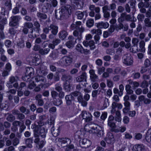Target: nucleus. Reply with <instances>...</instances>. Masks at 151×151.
<instances>
[{"instance_id":"f257e3e1","label":"nucleus","mask_w":151,"mask_h":151,"mask_svg":"<svg viewBox=\"0 0 151 151\" xmlns=\"http://www.w3.org/2000/svg\"><path fill=\"white\" fill-rule=\"evenodd\" d=\"M72 9V6L68 4L62 6L60 8V12L57 13L55 12V16L58 19H63L68 18L70 15Z\"/></svg>"},{"instance_id":"f03ea898","label":"nucleus","mask_w":151,"mask_h":151,"mask_svg":"<svg viewBox=\"0 0 151 151\" xmlns=\"http://www.w3.org/2000/svg\"><path fill=\"white\" fill-rule=\"evenodd\" d=\"M132 19V17L131 15L127 14L126 12L121 14L120 17L118 19V21L119 23L118 25L115 26V29L117 31H119V30L123 29L124 25L122 22L125 21H130Z\"/></svg>"},{"instance_id":"7ed1b4c3","label":"nucleus","mask_w":151,"mask_h":151,"mask_svg":"<svg viewBox=\"0 0 151 151\" xmlns=\"http://www.w3.org/2000/svg\"><path fill=\"white\" fill-rule=\"evenodd\" d=\"M58 27L56 25L53 24H50L49 26L45 27L43 29V32L46 34H48L49 31L51 33L57 34L58 32Z\"/></svg>"},{"instance_id":"20e7f679","label":"nucleus","mask_w":151,"mask_h":151,"mask_svg":"<svg viewBox=\"0 0 151 151\" xmlns=\"http://www.w3.org/2000/svg\"><path fill=\"white\" fill-rule=\"evenodd\" d=\"M35 139L34 142L37 144V147L38 149L42 148L45 145L46 143V141L44 139L42 140H40V137H39L38 134L37 133L34 134Z\"/></svg>"},{"instance_id":"39448f33","label":"nucleus","mask_w":151,"mask_h":151,"mask_svg":"<svg viewBox=\"0 0 151 151\" xmlns=\"http://www.w3.org/2000/svg\"><path fill=\"white\" fill-rule=\"evenodd\" d=\"M37 126V125H36L35 124H34L33 126L32 129H34L35 128L34 130V134L35 133H37L39 137H40L42 138L45 139L46 137V134L47 132V130L45 129V127H41L40 129L39 132H38L35 129Z\"/></svg>"},{"instance_id":"423d86ee","label":"nucleus","mask_w":151,"mask_h":151,"mask_svg":"<svg viewBox=\"0 0 151 151\" xmlns=\"http://www.w3.org/2000/svg\"><path fill=\"white\" fill-rule=\"evenodd\" d=\"M73 62V58L69 56L63 57L60 59V63L66 66L69 65Z\"/></svg>"},{"instance_id":"0eeeda50","label":"nucleus","mask_w":151,"mask_h":151,"mask_svg":"<svg viewBox=\"0 0 151 151\" xmlns=\"http://www.w3.org/2000/svg\"><path fill=\"white\" fill-rule=\"evenodd\" d=\"M123 63L127 65H131L133 63V58L130 54L124 55L123 57Z\"/></svg>"},{"instance_id":"6e6552de","label":"nucleus","mask_w":151,"mask_h":151,"mask_svg":"<svg viewBox=\"0 0 151 151\" xmlns=\"http://www.w3.org/2000/svg\"><path fill=\"white\" fill-rule=\"evenodd\" d=\"M81 116L83 119L86 122H89L92 120V116L91 114L86 111H82Z\"/></svg>"},{"instance_id":"1a4fd4ad","label":"nucleus","mask_w":151,"mask_h":151,"mask_svg":"<svg viewBox=\"0 0 151 151\" xmlns=\"http://www.w3.org/2000/svg\"><path fill=\"white\" fill-rule=\"evenodd\" d=\"M21 18L19 16H12L11 17V20L9 22V25L12 27L16 26Z\"/></svg>"},{"instance_id":"9d476101","label":"nucleus","mask_w":151,"mask_h":151,"mask_svg":"<svg viewBox=\"0 0 151 151\" xmlns=\"http://www.w3.org/2000/svg\"><path fill=\"white\" fill-rule=\"evenodd\" d=\"M57 139L59 142V144L63 147L70 144L71 142V140L68 138H58Z\"/></svg>"},{"instance_id":"9b49d317","label":"nucleus","mask_w":151,"mask_h":151,"mask_svg":"<svg viewBox=\"0 0 151 151\" xmlns=\"http://www.w3.org/2000/svg\"><path fill=\"white\" fill-rule=\"evenodd\" d=\"M93 133H95L97 134V136L99 137H101L103 134V131L102 128L99 126L94 124L93 129L92 130Z\"/></svg>"},{"instance_id":"f8f14e48","label":"nucleus","mask_w":151,"mask_h":151,"mask_svg":"<svg viewBox=\"0 0 151 151\" xmlns=\"http://www.w3.org/2000/svg\"><path fill=\"white\" fill-rule=\"evenodd\" d=\"M13 114L16 115L17 119L20 120H24L25 118V115L17 109H14L12 111Z\"/></svg>"},{"instance_id":"ddd939ff","label":"nucleus","mask_w":151,"mask_h":151,"mask_svg":"<svg viewBox=\"0 0 151 151\" xmlns=\"http://www.w3.org/2000/svg\"><path fill=\"white\" fill-rule=\"evenodd\" d=\"M61 80L64 83H71L73 81V77L70 75L63 74L62 76Z\"/></svg>"},{"instance_id":"4468645a","label":"nucleus","mask_w":151,"mask_h":151,"mask_svg":"<svg viewBox=\"0 0 151 151\" xmlns=\"http://www.w3.org/2000/svg\"><path fill=\"white\" fill-rule=\"evenodd\" d=\"M90 79L92 82L96 81L98 79V76L95 73V71L93 69L90 70L89 71Z\"/></svg>"},{"instance_id":"2eb2a0df","label":"nucleus","mask_w":151,"mask_h":151,"mask_svg":"<svg viewBox=\"0 0 151 151\" xmlns=\"http://www.w3.org/2000/svg\"><path fill=\"white\" fill-rule=\"evenodd\" d=\"M80 144L83 148H86L90 146L91 145V142L86 139H84L80 142Z\"/></svg>"},{"instance_id":"dca6fc26","label":"nucleus","mask_w":151,"mask_h":151,"mask_svg":"<svg viewBox=\"0 0 151 151\" xmlns=\"http://www.w3.org/2000/svg\"><path fill=\"white\" fill-rule=\"evenodd\" d=\"M106 141L107 143L109 144H113L114 142V139L112 133H108Z\"/></svg>"},{"instance_id":"f3484780","label":"nucleus","mask_w":151,"mask_h":151,"mask_svg":"<svg viewBox=\"0 0 151 151\" xmlns=\"http://www.w3.org/2000/svg\"><path fill=\"white\" fill-rule=\"evenodd\" d=\"M68 38L70 40L66 42V45L69 48L73 47L75 44L74 38L72 36H69Z\"/></svg>"},{"instance_id":"a211bd4d","label":"nucleus","mask_w":151,"mask_h":151,"mask_svg":"<svg viewBox=\"0 0 151 151\" xmlns=\"http://www.w3.org/2000/svg\"><path fill=\"white\" fill-rule=\"evenodd\" d=\"M35 99L37 102V105L40 106H42L44 104V101L42 99V96L40 94L37 95L35 97Z\"/></svg>"},{"instance_id":"6ab92c4d","label":"nucleus","mask_w":151,"mask_h":151,"mask_svg":"<svg viewBox=\"0 0 151 151\" xmlns=\"http://www.w3.org/2000/svg\"><path fill=\"white\" fill-rule=\"evenodd\" d=\"M138 6L140 12L142 13H145L146 12V9L145 8V5L142 1H140L138 4Z\"/></svg>"},{"instance_id":"aec40b11","label":"nucleus","mask_w":151,"mask_h":151,"mask_svg":"<svg viewBox=\"0 0 151 151\" xmlns=\"http://www.w3.org/2000/svg\"><path fill=\"white\" fill-rule=\"evenodd\" d=\"M144 146L142 144H136L133 147V151H144Z\"/></svg>"},{"instance_id":"412c9836","label":"nucleus","mask_w":151,"mask_h":151,"mask_svg":"<svg viewBox=\"0 0 151 151\" xmlns=\"http://www.w3.org/2000/svg\"><path fill=\"white\" fill-rule=\"evenodd\" d=\"M86 73H83L81 75L76 78V80L77 82H83L84 81L86 82Z\"/></svg>"},{"instance_id":"4be33fe9","label":"nucleus","mask_w":151,"mask_h":151,"mask_svg":"<svg viewBox=\"0 0 151 151\" xmlns=\"http://www.w3.org/2000/svg\"><path fill=\"white\" fill-rule=\"evenodd\" d=\"M77 100L79 103H81L82 106H86L87 103V101L83 99L81 93L78 97Z\"/></svg>"},{"instance_id":"5701e85b","label":"nucleus","mask_w":151,"mask_h":151,"mask_svg":"<svg viewBox=\"0 0 151 151\" xmlns=\"http://www.w3.org/2000/svg\"><path fill=\"white\" fill-rule=\"evenodd\" d=\"M94 124H87L85 125L84 129L85 131L89 132L90 133H92V130L93 129Z\"/></svg>"},{"instance_id":"b1692460","label":"nucleus","mask_w":151,"mask_h":151,"mask_svg":"<svg viewBox=\"0 0 151 151\" xmlns=\"http://www.w3.org/2000/svg\"><path fill=\"white\" fill-rule=\"evenodd\" d=\"M97 27L99 28H107L109 26V24L108 22H101L98 23L97 24Z\"/></svg>"},{"instance_id":"393cba45","label":"nucleus","mask_w":151,"mask_h":151,"mask_svg":"<svg viewBox=\"0 0 151 151\" xmlns=\"http://www.w3.org/2000/svg\"><path fill=\"white\" fill-rule=\"evenodd\" d=\"M65 99L66 101V104L69 105L72 104V101L74 99V97L71 94L66 95L65 97Z\"/></svg>"},{"instance_id":"a878e982","label":"nucleus","mask_w":151,"mask_h":151,"mask_svg":"<svg viewBox=\"0 0 151 151\" xmlns=\"http://www.w3.org/2000/svg\"><path fill=\"white\" fill-rule=\"evenodd\" d=\"M33 140L32 138H29L26 139L25 140V143L26 145V147L29 148H32V144L33 142Z\"/></svg>"},{"instance_id":"bb28decb","label":"nucleus","mask_w":151,"mask_h":151,"mask_svg":"<svg viewBox=\"0 0 151 151\" xmlns=\"http://www.w3.org/2000/svg\"><path fill=\"white\" fill-rule=\"evenodd\" d=\"M68 35L67 32L64 30L61 31L58 34L59 37L62 40H64L67 37Z\"/></svg>"},{"instance_id":"cd10ccee","label":"nucleus","mask_w":151,"mask_h":151,"mask_svg":"<svg viewBox=\"0 0 151 151\" xmlns=\"http://www.w3.org/2000/svg\"><path fill=\"white\" fill-rule=\"evenodd\" d=\"M50 50V49L48 48L44 49L41 48L39 50V53L41 55H44L48 54Z\"/></svg>"},{"instance_id":"c85d7f7f","label":"nucleus","mask_w":151,"mask_h":151,"mask_svg":"<svg viewBox=\"0 0 151 151\" xmlns=\"http://www.w3.org/2000/svg\"><path fill=\"white\" fill-rule=\"evenodd\" d=\"M65 150L66 151H78V150L76 147H74V145L72 144L70 145L66 146Z\"/></svg>"},{"instance_id":"c756f323","label":"nucleus","mask_w":151,"mask_h":151,"mask_svg":"<svg viewBox=\"0 0 151 151\" xmlns=\"http://www.w3.org/2000/svg\"><path fill=\"white\" fill-rule=\"evenodd\" d=\"M51 132L53 135L55 137H56L59 134L60 132L59 128H58L55 129L54 126H52L51 129Z\"/></svg>"},{"instance_id":"7c9ffc66","label":"nucleus","mask_w":151,"mask_h":151,"mask_svg":"<svg viewBox=\"0 0 151 151\" xmlns=\"http://www.w3.org/2000/svg\"><path fill=\"white\" fill-rule=\"evenodd\" d=\"M19 110L22 113H24L26 115L29 114L30 113V111L29 109H27L26 107L23 106H22L20 107Z\"/></svg>"},{"instance_id":"2f4dec72","label":"nucleus","mask_w":151,"mask_h":151,"mask_svg":"<svg viewBox=\"0 0 151 151\" xmlns=\"http://www.w3.org/2000/svg\"><path fill=\"white\" fill-rule=\"evenodd\" d=\"M89 9L91 11H95L96 13L100 12V9L99 7H96L94 5H90Z\"/></svg>"},{"instance_id":"473e14b6","label":"nucleus","mask_w":151,"mask_h":151,"mask_svg":"<svg viewBox=\"0 0 151 151\" xmlns=\"http://www.w3.org/2000/svg\"><path fill=\"white\" fill-rule=\"evenodd\" d=\"M9 12L6 10L5 8L4 7H1L0 12V14L4 16H6L8 17L9 15Z\"/></svg>"},{"instance_id":"72a5a7b5","label":"nucleus","mask_w":151,"mask_h":151,"mask_svg":"<svg viewBox=\"0 0 151 151\" xmlns=\"http://www.w3.org/2000/svg\"><path fill=\"white\" fill-rule=\"evenodd\" d=\"M52 102L53 104L56 106L60 105L63 103L62 100L59 99H53Z\"/></svg>"},{"instance_id":"f704fd0d","label":"nucleus","mask_w":151,"mask_h":151,"mask_svg":"<svg viewBox=\"0 0 151 151\" xmlns=\"http://www.w3.org/2000/svg\"><path fill=\"white\" fill-rule=\"evenodd\" d=\"M145 25L148 27H151V21L149 18H146L144 20Z\"/></svg>"},{"instance_id":"c9c22d12","label":"nucleus","mask_w":151,"mask_h":151,"mask_svg":"<svg viewBox=\"0 0 151 151\" xmlns=\"http://www.w3.org/2000/svg\"><path fill=\"white\" fill-rule=\"evenodd\" d=\"M34 25L35 27V29L36 30L35 31L36 32L39 33L40 30V24L38 21H36L34 22Z\"/></svg>"},{"instance_id":"e433bc0d","label":"nucleus","mask_w":151,"mask_h":151,"mask_svg":"<svg viewBox=\"0 0 151 151\" xmlns=\"http://www.w3.org/2000/svg\"><path fill=\"white\" fill-rule=\"evenodd\" d=\"M70 83H64L63 84L64 89L67 92L69 91L71 89V86Z\"/></svg>"},{"instance_id":"4c0bfd02","label":"nucleus","mask_w":151,"mask_h":151,"mask_svg":"<svg viewBox=\"0 0 151 151\" xmlns=\"http://www.w3.org/2000/svg\"><path fill=\"white\" fill-rule=\"evenodd\" d=\"M58 56V52H56L55 51H52L50 54L49 57L54 60Z\"/></svg>"},{"instance_id":"58836bf2","label":"nucleus","mask_w":151,"mask_h":151,"mask_svg":"<svg viewBox=\"0 0 151 151\" xmlns=\"http://www.w3.org/2000/svg\"><path fill=\"white\" fill-rule=\"evenodd\" d=\"M131 86L129 84H127L125 86V90L128 94L130 95L133 93V91L131 89Z\"/></svg>"},{"instance_id":"ea45409f","label":"nucleus","mask_w":151,"mask_h":151,"mask_svg":"<svg viewBox=\"0 0 151 151\" xmlns=\"http://www.w3.org/2000/svg\"><path fill=\"white\" fill-rule=\"evenodd\" d=\"M31 31L28 35V37L29 38L32 39H35L37 36L35 33L33 34L34 31H36L35 28L31 29Z\"/></svg>"},{"instance_id":"a19ab883","label":"nucleus","mask_w":151,"mask_h":151,"mask_svg":"<svg viewBox=\"0 0 151 151\" xmlns=\"http://www.w3.org/2000/svg\"><path fill=\"white\" fill-rule=\"evenodd\" d=\"M8 103L6 101L4 103H2V102L0 103V108L1 110L7 108L8 107Z\"/></svg>"},{"instance_id":"79ce46f5","label":"nucleus","mask_w":151,"mask_h":151,"mask_svg":"<svg viewBox=\"0 0 151 151\" xmlns=\"http://www.w3.org/2000/svg\"><path fill=\"white\" fill-rule=\"evenodd\" d=\"M27 73L29 77H31V75L33 74V69L32 68H26Z\"/></svg>"},{"instance_id":"37998d69","label":"nucleus","mask_w":151,"mask_h":151,"mask_svg":"<svg viewBox=\"0 0 151 151\" xmlns=\"http://www.w3.org/2000/svg\"><path fill=\"white\" fill-rule=\"evenodd\" d=\"M145 43L143 40L141 41L139 43V47L142 52H144L145 50Z\"/></svg>"},{"instance_id":"c03bdc74","label":"nucleus","mask_w":151,"mask_h":151,"mask_svg":"<svg viewBox=\"0 0 151 151\" xmlns=\"http://www.w3.org/2000/svg\"><path fill=\"white\" fill-rule=\"evenodd\" d=\"M73 35L74 36L77 37V38L76 39V40L78 39L80 40L81 39L82 35L81 33L79 34L77 30H75L74 31Z\"/></svg>"},{"instance_id":"a18cd8bd","label":"nucleus","mask_w":151,"mask_h":151,"mask_svg":"<svg viewBox=\"0 0 151 151\" xmlns=\"http://www.w3.org/2000/svg\"><path fill=\"white\" fill-rule=\"evenodd\" d=\"M135 1H130L129 4L131 8L132 9V11L135 12L136 11L135 8Z\"/></svg>"},{"instance_id":"49530a36","label":"nucleus","mask_w":151,"mask_h":151,"mask_svg":"<svg viewBox=\"0 0 151 151\" xmlns=\"http://www.w3.org/2000/svg\"><path fill=\"white\" fill-rule=\"evenodd\" d=\"M84 14L86 15V16H87V14L86 11H84L83 12H79L77 15L78 19H82Z\"/></svg>"},{"instance_id":"de8ad7c7","label":"nucleus","mask_w":151,"mask_h":151,"mask_svg":"<svg viewBox=\"0 0 151 151\" xmlns=\"http://www.w3.org/2000/svg\"><path fill=\"white\" fill-rule=\"evenodd\" d=\"M116 102H113L112 104L111 107H112V109L111 111V114H113L116 111Z\"/></svg>"},{"instance_id":"09e8293b","label":"nucleus","mask_w":151,"mask_h":151,"mask_svg":"<svg viewBox=\"0 0 151 151\" xmlns=\"http://www.w3.org/2000/svg\"><path fill=\"white\" fill-rule=\"evenodd\" d=\"M6 119L8 121L12 122L15 119V117L13 114H10L7 116Z\"/></svg>"},{"instance_id":"8fccbe9b","label":"nucleus","mask_w":151,"mask_h":151,"mask_svg":"<svg viewBox=\"0 0 151 151\" xmlns=\"http://www.w3.org/2000/svg\"><path fill=\"white\" fill-rule=\"evenodd\" d=\"M94 21L93 19H90L88 20L86 22V25L89 27H91L94 24Z\"/></svg>"},{"instance_id":"3c124183","label":"nucleus","mask_w":151,"mask_h":151,"mask_svg":"<svg viewBox=\"0 0 151 151\" xmlns=\"http://www.w3.org/2000/svg\"><path fill=\"white\" fill-rule=\"evenodd\" d=\"M37 16L41 19H45L47 18V15L45 14L39 12L37 13Z\"/></svg>"},{"instance_id":"603ef678","label":"nucleus","mask_w":151,"mask_h":151,"mask_svg":"<svg viewBox=\"0 0 151 151\" xmlns=\"http://www.w3.org/2000/svg\"><path fill=\"white\" fill-rule=\"evenodd\" d=\"M130 51L131 52L133 53L136 52L138 51L137 46L133 45L131 47L130 49Z\"/></svg>"},{"instance_id":"864d4df0","label":"nucleus","mask_w":151,"mask_h":151,"mask_svg":"<svg viewBox=\"0 0 151 151\" xmlns=\"http://www.w3.org/2000/svg\"><path fill=\"white\" fill-rule=\"evenodd\" d=\"M24 41L23 38L21 39L17 44L18 46L20 48H23L24 46Z\"/></svg>"},{"instance_id":"5fc2aeb1","label":"nucleus","mask_w":151,"mask_h":151,"mask_svg":"<svg viewBox=\"0 0 151 151\" xmlns=\"http://www.w3.org/2000/svg\"><path fill=\"white\" fill-rule=\"evenodd\" d=\"M149 131L150 133V134H146L145 139L148 142L151 143V128L149 130Z\"/></svg>"},{"instance_id":"6e6d98bb","label":"nucleus","mask_w":151,"mask_h":151,"mask_svg":"<svg viewBox=\"0 0 151 151\" xmlns=\"http://www.w3.org/2000/svg\"><path fill=\"white\" fill-rule=\"evenodd\" d=\"M4 5L5 6L8 7L9 10H11L12 9V4L11 3V0H8L6 1L5 4Z\"/></svg>"},{"instance_id":"4d7b16f0","label":"nucleus","mask_w":151,"mask_h":151,"mask_svg":"<svg viewBox=\"0 0 151 151\" xmlns=\"http://www.w3.org/2000/svg\"><path fill=\"white\" fill-rule=\"evenodd\" d=\"M35 80L37 82H42L44 81V77L41 76H36Z\"/></svg>"},{"instance_id":"13d9d810","label":"nucleus","mask_w":151,"mask_h":151,"mask_svg":"<svg viewBox=\"0 0 151 151\" xmlns=\"http://www.w3.org/2000/svg\"><path fill=\"white\" fill-rule=\"evenodd\" d=\"M91 32L93 34H96V35H100L101 34V30L99 29H93L91 31Z\"/></svg>"},{"instance_id":"bf43d9fd","label":"nucleus","mask_w":151,"mask_h":151,"mask_svg":"<svg viewBox=\"0 0 151 151\" xmlns=\"http://www.w3.org/2000/svg\"><path fill=\"white\" fill-rule=\"evenodd\" d=\"M18 77L17 76H11L9 79V82L11 84L16 82L17 80Z\"/></svg>"},{"instance_id":"052dcab7","label":"nucleus","mask_w":151,"mask_h":151,"mask_svg":"<svg viewBox=\"0 0 151 151\" xmlns=\"http://www.w3.org/2000/svg\"><path fill=\"white\" fill-rule=\"evenodd\" d=\"M61 85L59 83H57L55 85V89L58 92H59L62 91V88Z\"/></svg>"},{"instance_id":"680f3d73","label":"nucleus","mask_w":151,"mask_h":151,"mask_svg":"<svg viewBox=\"0 0 151 151\" xmlns=\"http://www.w3.org/2000/svg\"><path fill=\"white\" fill-rule=\"evenodd\" d=\"M86 84H87V83ZM86 84L85 83H84V85L83 84L81 83H79L76 85V89L79 91H80L82 88L83 86H85L86 87Z\"/></svg>"},{"instance_id":"e2e57ef3","label":"nucleus","mask_w":151,"mask_h":151,"mask_svg":"<svg viewBox=\"0 0 151 151\" xmlns=\"http://www.w3.org/2000/svg\"><path fill=\"white\" fill-rule=\"evenodd\" d=\"M19 139L17 137L15 138L12 141V145L14 146H17L19 143Z\"/></svg>"},{"instance_id":"0e129e2a","label":"nucleus","mask_w":151,"mask_h":151,"mask_svg":"<svg viewBox=\"0 0 151 151\" xmlns=\"http://www.w3.org/2000/svg\"><path fill=\"white\" fill-rule=\"evenodd\" d=\"M89 46L91 50H94L95 48L96 47L94 45V42L93 40H91L89 42Z\"/></svg>"},{"instance_id":"69168bd1","label":"nucleus","mask_w":151,"mask_h":151,"mask_svg":"<svg viewBox=\"0 0 151 151\" xmlns=\"http://www.w3.org/2000/svg\"><path fill=\"white\" fill-rule=\"evenodd\" d=\"M4 45L7 47H10L12 46V42L9 40H6L4 42Z\"/></svg>"},{"instance_id":"338daca9","label":"nucleus","mask_w":151,"mask_h":151,"mask_svg":"<svg viewBox=\"0 0 151 151\" xmlns=\"http://www.w3.org/2000/svg\"><path fill=\"white\" fill-rule=\"evenodd\" d=\"M145 15L142 14H139L138 15L137 18L138 20L140 22H142L144 18Z\"/></svg>"},{"instance_id":"774afa93","label":"nucleus","mask_w":151,"mask_h":151,"mask_svg":"<svg viewBox=\"0 0 151 151\" xmlns=\"http://www.w3.org/2000/svg\"><path fill=\"white\" fill-rule=\"evenodd\" d=\"M24 26L27 28L30 29L33 27V25L32 23L28 22L25 23Z\"/></svg>"}]
</instances>
